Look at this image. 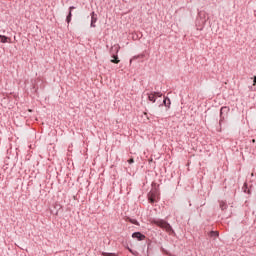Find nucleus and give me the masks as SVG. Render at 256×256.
<instances>
[{
    "mask_svg": "<svg viewBox=\"0 0 256 256\" xmlns=\"http://www.w3.org/2000/svg\"><path fill=\"white\" fill-rule=\"evenodd\" d=\"M73 9H75V6H71V7L69 8V14H68V16L66 17L67 23H71V17H73V14L71 13V11H73Z\"/></svg>",
    "mask_w": 256,
    "mask_h": 256,
    "instance_id": "nucleus-7",
    "label": "nucleus"
},
{
    "mask_svg": "<svg viewBox=\"0 0 256 256\" xmlns=\"http://www.w3.org/2000/svg\"><path fill=\"white\" fill-rule=\"evenodd\" d=\"M201 15H203V18L205 19L206 14H205V13L200 12V13H199V16L201 17Z\"/></svg>",
    "mask_w": 256,
    "mask_h": 256,
    "instance_id": "nucleus-13",
    "label": "nucleus"
},
{
    "mask_svg": "<svg viewBox=\"0 0 256 256\" xmlns=\"http://www.w3.org/2000/svg\"><path fill=\"white\" fill-rule=\"evenodd\" d=\"M0 43H11V38L0 35Z\"/></svg>",
    "mask_w": 256,
    "mask_h": 256,
    "instance_id": "nucleus-8",
    "label": "nucleus"
},
{
    "mask_svg": "<svg viewBox=\"0 0 256 256\" xmlns=\"http://www.w3.org/2000/svg\"><path fill=\"white\" fill-rule=\"evenodd\" d=\"M152 224L157 225V227H160L161 229H165L166 233H169V235H175V230H173V227H171V224H169L165 220H152Z\"/></svg>",
    "mask_w": 256,
    "mask_h": 256,
    "instance_id": "nucleus-1",
    "label": "nucleus"
},
{
    "mask_svg": "<svg viewBox=\"0 0 256 256\" xmlns=\"http://www.w3.org/2000/svg\"><path fill=\"white\" fill-rule=\"evenodd\" d=\"M28 111H29V113H32L33 110L29 109Z\"/></svg>",
    "mask_w": 256,
    "mask_h": 256,
    "instance_id": "nucleus-17",
    "label": "nucleus"
},
{
    "mask_svg": "<svg viewBox=\"0 0 256 256\" xmlns=\"http://www.w3.org/2000/svg\"><path fill=\"white\" fill-rule=\"evenodd\" d=\"M225 109H227V108H226V107L221 108V111H220V114H221V115H223V111H224Z\"/></svg>",
    "mask_w": 256,
    "mask_h": 256,
    "instance_id": "nucleus-14",
    "label": "nucleus"
},
{
    "mask_svg": "<svg viewBox=\"0 0 256 256\" xmlns=\"http://www.w3.org/2000/svg\"><path fill=\"white\" fill-rule=\"evenodd\" d=\"M128 163L131 165L132 163H135V160H133V158L128 160Z\"/></svg>",
    "mask_w": 256,
    "mask_h": 256,
    "instance_id": "nucleus-12",
    "label": "nucleus"
},
{
    "mask_svg": "<svg viewBox=\"0 0 256 256\" xmlns=\"http://www.w3.org/2000/svg\"><path fill=\"white\" fill-rule=\"evenodd\" d=\"M252 143H255V139L252 140Z\"/></svg>",
    "mask_w": 256,
    "mask_h": 256,
    "instance_id": "nucleus-18",
    "label": "nucleus"
},
{
    "mask_svg": "<svg viewBox=\"0 0 256 256\" xmlns=\"http://www.w3.org/2000/svg\"><path fill=\"white\" fill-rule=\"evenodd\" d=\"M131 223H133V225H139V222H137V220H130Z\"/></svg>",
    "mask_w": 256,
    "mask_h": 256,
    "instance_id": "nucleus-11",
    "label": "nucleus"
},
{
    "mask_svg": "<svg viewBox=\"0 0 256 256\" xmlns=\"http://www.w3.org/2000/svg\"><path fill=\"white\" fill-rule=\"evenodd\" d=\"M220 209H222V211H225V209H227V203H225L224 201L220 202Z\"/></svg>",
    "mask_w": 256,
    "mask_h": 256,
    "instance_id": "nucleus-10",
    "label": "nucleus"
},
{
    "mask_svg": "<svg viewBox=\"0 0 256 256\" xmlns=\"http://www.w3.org/2000/svg\"><path fill=\"white\" fill-rule=\"evenodd\" d=\"M121 49V47L119 46V44H115L112 48H111V53H112V60L111 63H115L116 65L119 64L121 62V60H119V57L117 56V53H119V50ZM116 53V55H115Z\"/></svg>",
    "mask_w": 256,
    "mask_h": 256,
    "instance_id": "nucleus-2",
    "label": "nucleus"
},
{
    "mask_svg": "<svg viewBox=\"0 0 256 256\" xmlns=\"http://www.w3.org/2000/svg\"><path fill=\"white\" fill-rule=\"evenodd\" d=\"M163 103L164 105H167V98L164 99Z\"/></svg>",
    "mask_w": 256,
    "mask_h": 256,
    "instance_id": "nucleus-15",
    "label": "nucleus"
},
{
    "mask_svg": "<svg viewBox=\"0 0 256 256\" xmlns=\"http://www.w3.org/2000/svg\"><path fill=\"white\" fill-rule=\"evenodd\" d=\"M95 23H97V14H95V12H92L91 13V24H90V26L95 28L96 27Z\"/></svg>",
    "mask_w": 256,
    "mask_h": 256,
    "instance_id": "nucleus-6",
    "label": "nucleus"
},
{
    "mask_svg": "<svg viewBox=\"0 0 256 256\" xmlns=\"http://www.w3.org/2000/svg\"><path fill=\"white\" fill-rule=\"evenodd\" d=\"M253 85H256V76L254 77V84Z\"/></svg>",
    "mask_w": 256,
    "mask_h": 256,
    "instance_id": "nucleus-16",
    "label": "nucleus"
},
{
    "mask_svg": "<svg viewBox=\"0 0 256 256\" xmlns=\"http://www.w3.org/2000/svg\"><path fill=\"white\" fill-rule=\"evenodd\" d=\"M133 239H138V241H143L145 239V235L141 234V232H135L132 234Z\"/></svg>",
    "mask_w": 256,
    "mask_h": 256,
    "instance_id": "nucleus-5",
    "label": "nucleus"
},
{
    "mask_svg": "<svg viewBox=\"0 0 256 256\" xmlns=\"http://www.w3.org/2000/svg\"><path fill=\"white\" fill-rule=\"evenodd\" d=\"M208 235L209 237H212L215 240L217 239V237H219V231H210Z\"/></svg>",
    "mask_w": 256,
    "mask_h": 256,
    "instance_id": "nucleus-9",
    "label": "nucleus"
},
{
    "mask_svg": "<svg viewBox=\"0 0 256 256\" xmlns=\"http://www.w3.org/2000/svg\"><path fill=\"white\" fill-rule=\"evenodd\" d=\"M147 95L149 101H151L152 103H155V101H157V97H163V94L161 92H153Z\"/></svg>",
    "mask_w": 256,
    "mask_h": 256,
    "instance_id": "nucleus-4",
    "label": "nucleus"
},
{
    "mask_svg": "<svg viewBox=\"0 0 256 256\" xmlns=\"http://www.w3.org/2000/svg\"><path fill=\"white\" fill-rule=\"evenodd\" d=\"M159 200V192L157 191V189H153L148 193V201H150V203H156V201Z\"/></svg>",
    "mask_w": 256,
    "mask_h": 256,
    "instance_id": "nucleus-3",
    "label": "nucleus"
}]
</instances>
